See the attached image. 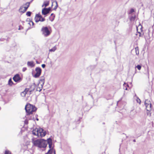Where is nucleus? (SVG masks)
Returning a JSON list of instances; mask_svg holds the SVG:
<instances>
[{
    "mask_svg": "<svg viewBox=\"0 0 154 154\" xmlns=\"http://www.w3.org/2000/svg\"><path fill=\"white\" fill-rule=\"evenodd\" d=\"M47 144L48 143L49 144V147L50 149L49 150L48 152L46 153V154H51L52 153H54V154H55V150L52 148V143L51 139V138H49L48 139L47 141Z\"/></svg>",
    "mask_w": 154,
    "mask_h": 154,
    "instance_id": "obj_4",
    "label": "nucleus"
},
{
    "mask_svg": "<svg viewBox=\"0 0 154 154\" xmlns=\"http://www.w3.org/2000/svg\"><path fill=\"white\" fill-rule=\"evenodd\" d=\"M135 18V16H132L130 18V20L131 21H134Z\"/></svg>",
    "mask_w": 154,
    "mask_h": 154,
    "instance_id": "obj_22",
    "label": "nucleus"
},
{
    "mask_svg": "<svg viewBox=\"0 0 154 154\" xmlns=\"http://www.w3.org/2000/svg\"><path fill=\"white\" fill-rule=\"evenodd\" d=\"M36 120H37V121H38V118H36Z\"/></svg>",
    "mask_w": 154,
    "mask_h": 154,
    "instance_id": "obj_39",
    "label": "nucleus"
},
{
    "mask_svg": "<svg viewBox=\"0 0 154 154\" xmlns=\"http://www.w3.org/2000/svg\"><path fill=\"white\" fill-rule=\"evenodd\" d=\"M41 31L42 35L45 37H47L50 34L48 28L47 27H43L41 29Z\"/></svg>",
    "mask_w": 154,
    "mask_h": 154,
    "instance_id": "obj_5",
    "label": "nucleus"
},
{
    "mask_svg": "<svg viewBox=\"0 0 154 154\" xmlns=\"http://www.w3.org/2000/svg\"><path fill=\"white\" fill-rule=\"evenodd\" d=\"M30 23H32V25H33L34 24V23L32 21H30Z\"/></svg>",
    "mask_w": 154,
    "mask_h": 154,
    "instance_id": "obj_36",
    "label": "nucleus"
},
{
    "mask_svg": "<svg viewBox=\"0 0 154 154\" xmlns=\"http://www.w3.org/2000/svg\"><path fill=\"white\" fill-rule=\"evenodd\" d=\"M36 87V85L35 83H33L30 87L29 89V91L31 92L34 90H35Z\"/></svg>",
    "mask_w": 154,
    "mask_h": 154,
    "instance_id": "obj_11",
    "label": "nucleus"
},
{
    "mask_svg": "<svg viewBox=\"0 0 154 154\" xmlns=\"http://www.w3.org/2000/svg\"><path fill=\"white\" fill-rule=\"evenodd\" d=\"M19 30L20 29V27H19Z\"/></svg>",
    "mask_w": 154,
    "mask_h": 154,
    "instance_id": "obj_41",
    "label": "nucleus"
},
{
    "mask_svg": "<svg viewBox=\"0 0 154 154\" xmlns=\"http://www.w3.org/2000/svg\"><path fill=\"white\" fill-rule=\"evenodd\" d=\"M29 91V89L26 88L24 91H25L26 94Z\"/></svg>",
    "mask_w": 154,
    "mask_h": 154,
    "instance_id": "obj_31",
    "label": "nucleus"
},
{
    "mask_svg": "<svg viewBox=\"0 0 154 154\" xmlns=\"http://www.w3.org/2000/svg\"><path fill=\"white\" fill-rule=\"evenodd\" d=\"M55 3H56V5L55 6L54 8V10H56V9L57 8V7H58V4H57V1H55Z\"/></svg>",
    "mask_w": 154,
    "mask_h": 154,
    "instance_id": "obj_26",
    "label": "nucleus"
},
{
    "mask_svg": "<svg viewBox=\"0 0 154 154\" xmlns=\"http://www.w3.org/2000/svg\"><path fill=\"white\" fill-rule=\"evenodd\" d=\"M57 49V47L56 46H55L52 49H50L49 50V51L51 52H54Z\"/></svg>",
    "mask_w": 154,
    "mask_h": 154,
    "instance_id": "obj_18",
    "label": "nucleus"
},
{
    "mask_svg": "<svg viewBox=\"0 0 154 154\" xmlns=\"http://www.w3.org/2000/svg\"><path fill=\"white\" fill-rule=\"evenodd\" d=\"M46 9H47V11L49 12V13L50 11L51 10V7H49L48 8H46Z\"/></svg>",
    "mask_w": 154,
    "mask_h": 154,
    "instance_id": "obj_32",
    "label": "nucleus"
},
{
    "mask_svg": "<svg viewBox=\"0 0 154 154\" xmlns=\"http://www.w3.org/2000/svg\"><path fill=\"white\" fill-rule=\"evenodd\" d=\"M26 94V93L25 91H23L21 93V94L22 97H24Z\"/></svg>",
    "mask_w": 154,
    "mask_h": 154,
    "instance_id": "obj_24",
    "label": "nucleus"
},
{
    "mask_svg": "<svg viewBox=\"0 0 154 154\" xmlns=\"http://www.w3.org/2000/svg\"><path fill=\"white\" fill-rule=\"evenodd\" d=\"M27 65L31 67H33L35 66V64L33 61H28L27 63Z\"/></svg>",
    "mask_w": 154,
    "mask_h": 154,
    "instance_id": "obj_15",
    "label": "nucleus"
},
{
    "mask_svg": "<svg viewBox=\"0 0 154 154\" xmlns=\"http://www.w3.org/2000/svg\"><path fill=\"white\" fill-rule=\"evenodd\" d=\"M150 111H147V114L148 116H150L151 115V113L150 112Z\"/></svg>",
    "mask_w": 154,
    "mask_h": 154,
    "instance_id": "obj_28",
    "label": "nucleus"
},
{
    "mask_svg": "<svg viewBox=\"0 0 154 154\" xmlns=\"http://www.w3.org/2000/svg\"><path fill=\"white\" fill-rule=\"evenodd\" d=\"M26 11L25 9L24 8H22L21 9V7L19 10V11L20 12L24 13Z\"/></svg>",
    "mask_w": 154,
    "mask_h": 154,
    "instance_id": "obj_20",
    "label": "nucleus"
},
{
    "mask_svg": "<svg viewBox=\"0 0 154 154\" xmlns=\"http://www.w3.org/2000/svg\"><path fill=\"white\" fill-rule=\"evenodd\" d=\"M137 69L139 70H140L141 68V66L140 65H137L136 67Z\"/></svg>",
    "mask_w": 154,
    "mask_h": 154,
    "instance_id": "obj_23",
    "label": "nucleus"
},
{
    "mask_svg": "<svg viewBox=\"0 0 154 154\" xmlns=\"http://www.w3.org/2000/svg\"><path fill=\"white\" fill-rule=\"evenodd\" d=\"M54 17H55V16H54V14L53 13L51 14L50 17V20L51 21H53V20L54 19Z\"/></svg>",
    "mask_w": 154,
    "mask_h": 154,
    "instance_id": "obj_16",
    "label": "nucleus"
},
{
    "mask_svg": "<svg viewBox=\"0 0 154 154\" xmlns=\"http://www.w3.org/2000/svg\"><path fill=\"white\" fill-rule=\"evenodd\" d=\"M145 104L146 106L147 111L151 110V104L149 100H146L145 102Z\"/></svg>",
    "mask_w": 154,
    "mask_h": 154,
    "instance_id": "obj_7",
    "label": "nucleus"
},
{
    "mask_svg": "<svg viewBox=\"0 0 154 154\" xmlns=\"http://www.w3.org/2000/svg\"><path fill=\"white\" fill-rule=\"evenodd\" d=\"M42 68H44L45 67V64H43L42 65Z\"/></svg>",
    "mask_w": 154,
    "mask_h": 154,
    "instance_id": "obj_34",
    "label": "nucleus"
},
{
    "mask_svg": "<svg viewBox=\"0 0 154 154\" xmlns=\"http://www.w3.org/2000/svg\"><path fill=\"white\" fill-rule=\"evenodd\" d=\"M45 82V78L44 77H42L40 79L39 83L38 84L41 85L43 86Z\"/></svg>",
    "mask_w": 154,
    "mask_h": 154,
    "instance_id": "obj_12",
    "label": "nucleus"
},
{
    "mask_svg": "<svg viewBox=\"0 0 154 154\" xmlns=\"http://www.w3.org/2000/svg\"><path fill=\"white\" fill-rule=\"evenodd\" d=\"M127 88H125V90H127Z\"/></svg>",
    "mask_w": 154,
    "mask_h": 154,
    "instance_id": "obj_40",
    "label": "nucleus"
},
{
    "mask_svg": "<svg viewBox=\"0 0 154 154\" xmlns=\"http://www.w3.org/2000/svg\"><path fill=\"white\" fill-rule=\"evenodd\" d=\"M134 12V10L133 9H131L130 11L129 14H131Z\"/></svg>",
    "mask_w": 154,
    "mask_h": 154,
    "instance_id": "obj_29",
    "label": "nucleus"
},
{
    "mask_svg": "<svg viewBox=\"0 0 154 154\" xmlns=\"http://www.w3.org/2000/svg\"><path fill=\"white\" fill-rule=\"evenodd\" d=\"M35 21L37 23L39 21L43 22L45 20V19L43 18L40 14H36L35 18Z\"/></svg>",
    "mask_w": 154,
    "mask_h": 154,
    "instance_id": "obj_6",
    "label": "nucleus"
},
{
    "mask_svg": "<svg viewBox=\"0 0 154 154\" xmlns=\"http://www.w3.org/2000/svg\"><path fill=\"white\" fill-rule=\"evenodd\" d=\"M32 133L33 135L41 137L45 136L46 134L45 131L42 128H36L32 131Z\"/></svg>",
    "mask_w": 154,
    "mask_h": 154,
    "instance_id": "obj_2",
    "label": "nucleus"
},
{
    "mask_svg": "<svg viewBox=\"0 0 154 154\" xmlns=\"http://www.w3.org/2000/svg\"><path fill=\"white\" fill-rule=\"evenodd\" d=\"M35 71L36 73L35 74L34 76L35 78H38L40 76L41 74V69L40 67H36L35 69Z\"/></svg>",
    "mask_w": 154,
    "mask_h": 154,
    "instance_id": "obj_8",
    "label": "nucleus"
},
{
    "mask_svg": "<svg viewBox=\"0 0 154 154\" xmlns=\"http://www.w3.org/2000/svg\"><path fill=\"white\" fill-rule=\"evenodd\" d=\"M13 84V83L11 79V78L9 79L8 82V85L11 86Z\"/></svg>",
    "mask_w": 154,
    "mask_h": 154,
    "instance_id": "obj_19",
    "label": "nucleus"
},
{
    "mask_svg": "<svg viewBox=\"0 0 154 154\" xmlns=\"http://www.w3.org/2000/svg\"><path fill=\"white\" fill-rule=\"evenodd\" d=\"M13 80L15 82H17L20 79V78L18 74L15 75L13 78Z\"/></svg>",
    "mask_w": 154,
    "mask_h": 154,
    "instance_id": "obj_10",
    "label": "nucleus"
},
{
    "mask_svg": "<svg viewBox=\"0 0 154 154\" xmlns=\"http://www.w3.org/2000/svg\"><path fill=\"white\" fill-rule=\"evenodd\" d=\"M25 109L26 113L28 115H30L36 111L37 109L35 106L29 103L26 105Z\"/></svg>",
    "mask_w": 154,
    "mask_h": 154,
    "instance_id": "obj_3",
    "label": "nucleus"
},
{
    "mask_svg": "<svg viewBox=\"0 0 154 154\" xmlns=\"http://www.w3.org/2000/svg\"><path fill=\"white\" fill-rule=\"evenodd\" d=\"M33 145L40 148H45L47 145V142L43 139H38L33 141Z\"/></svg>",
    "mask_w": 154,
    "mask_h": 154,
    "instance_id": "obj_1",
    "label": "nucleus"
},
{
    "mask_svg": "<svg viewBox=\"0 0 154 154\" xmlns=\"http://www.w3.org/2000/svg\"><path fill=\"white\" fill-rule=\"evenodd\" d=\"M124 85V86H125V85H127V86H128V85H127L125 83H124V85Z\"/></svg>",
    "mask_w": 154,
    "mask_h": 154,
    "instance_id": "obj_35",
    "label": "nucleus"
},
{
    "mask_svg": "<svg viewBox=\"0 0 154 154\" xmlns=\"http://www.w3.org/2000/svg\"><path fill=\"white\" fill-rule=\"evenodd\" d=\"M135 50L136 54L138 55L139 54V49L138 47H137L135 48Z\"/></svg>",
    "mask_w": 154,
    "mask_h": 154,
    "instance_id": "obj_21",
    "label": "nucleus"
},
{
    "mask_svg": "<svg viewBox=\"0 0 154 154\" xmlns=\"http://www.w3.org/2000/svg\"><path fill=\"white\" fill-rule=\"evenodd\" d=\"M36 63H38V61H36Z\"/></svg>",
    "mask_w": 154,
    "mask_h": 154,
    "instance_id": "obj_42",
    "label": "nucleus"
},
{
    "mask_svg": "<svg viewBox=\"0 0 154 154\" xmlns=\"http://www.w3.org/2000/svg\"><path fill=\"white\" fill-rule=\"evenodd\" d=\"M49 12L47 11L46 8H45L42 9V14L44 15H46L49 13Z\"/></svg>",
    "mask_w": 154,
    "mask_h": 154,
    "instance_id": "obj_14",
    "label": "nucleus"
},
{
    "mask_svg": "<svg viewBox=\"0 0 154 154\" xmlns=\"http://www.w3.org/2000/svg\"><path fill=\"white\" fill-rule=\"evenodd\" d=\"M26 70V67H23V68L22 71L23 72L25 71Z\"/></svg>",
    "mask_w": 154,
    "mask_h": 154,
    "instance_id": "obj_33",
    "label": "nucleus"
},
{
    "mask_svg": "<svg viewBox=\"0 0 154 154\" xmlns=\"http://www.w3.org/2000/svg\"><path fill=\"white\" fill-rule=\"evenodd\" d=\"M30 3V2H27L24 4L23 5L21 6V9L22 8H24L27 10L29 6Z\"/></svg>",
    "mask_w": 154,
    "mask_h": 154,
    "instance_id": "obj_9",
    "label": "nucleus"
},
{
    "mask_svg": "<svg viewBox=\"0 0 154 154\" xmlns=\"http://www.w3.org/2000/svg\"><path fill=\"white\" fill-rule=\"evenodd\" d=\"M133 141H134V142H136L135 140H133Z\"/></svg>",
    "mask_w": 154,
    "mask_h": 154,
    "instance_id": "obj_38",
    "label": "nucleus"
},
{
    "mask_svg": "<svg viewBox=\"0 0 154 154\" xmlns=\"http://www.w3.org/2000/svg\"><path fill=\"white\" fill-rule=\"evenodd\" d=\"M49 2L48 1H47L46 2H45L42 5V7H43L44 6H45V7H47L48 5L49 4Z\"/></svg>",
    "mask_w": 154,
    "mask_h": 154,
    "instance_id": "obj_17",
    "label": "nucleus"
},
{
    "mask_svg": "<svg viewBox=\"0 0 154 154\" xmlns=\"http://www.w3.org/2000/svg\"><path fill=\"white\" fill-rule=\"evenodd\" d=\"M137 103H139L140 104V103L141 100H140L138 98L137 100Z\"/></svg>",
    "mask_w": 154,
    "mask_h": 154,
    "instance_id": "obj_30",
    "label": "nucleus"
},
{
    "mask_svg": "<svg viewBox=\"0 0 154 154\" xmlns=\"http://www.w3.org/2000/svg\"><path fill=\"white\" fill-rule=\"evenodd\" d=\"M43 86L41 85L38 84L36 89V91H41L43 88Z\"/></svg>",
    "mask_w": 154,
    "mask_h": 154,
    "instance_id": "obj_13",
    "label": "nucleus"
},
{
    "mask_svg": "<svg viewBox=\"0 0 154 154\" xmlns=\"http://www.w3.org/2000/svg\"><path fill=\"white\" fill-rule=\"evenodd\" d=\"M5 154H11V153L8 150H7L5 151Z\"/></svg>",
    "mask_w": 154,
    "mask_h": 154,
    "instance_id": "obj_25",
    "label": "nucleus"
},
{
    "mask_svg": "<svg viewBox=\"0 0 154 154\" xmlns=\"http://www.w3.org/2000/svg\"><path fill=\"white\" fill-rule=\"evenodd\" d=\"M138 33L139 34V36H140V33L139 32Z\"/></svg>",
    "mask_w": 154,
    "mask_h": 154,
    "instance_id": "obj_37",
    "label": "nucleus"
},
{
    "mask_svg": "<svg viewBox=\"0 0 154 154\" xmlns=\"http://www.w3.org/2000/svg\"><path fill=\"white\" fill-rule=\"evenodd\" d=\"M31 14V12L30 11H28L26 13V15L27 16L29 17L30 16Z\"/></svg>",
    "mask_w": 154,
    "mask_h": 154,
    "instance_id": "obj_27",
    "label": "nucleus"
}]
</instances>
